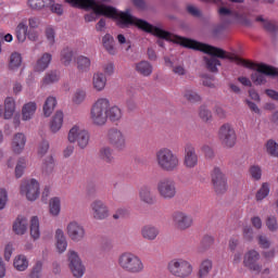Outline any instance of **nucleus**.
<instances>
[{
	"mask_svg": "<svg viewBox=\"0 0 278 278\" xmlns=\"http://www.w3.org/2000/svg\"><path fill=\"white\" fill-rule=\"evenodd\" d=\"M172 220L179 231H186V229H190V227H192L194 224V218L192 215L181 211L175 212L172 215Z\"/></svg>",
	"mask_w": 278,
	"mask_h": 278,
	"instance_id": "2eb2a0df",
	"label": "nucleus"
},
{
	"mask_svg": "<svg viewBox=\"0 0 278 278\" xmlns=\"http://www.w3.org/2000/svg\"><path fill=\"white\" fill-rule=\"evenodd\" d=\"M12 253H14V244L8 243L4 248L5 262H10V260L12 258Z\"/></svg>",
	"mask_w": 278,
	"mask_h": 278,
	"instance_id": "0e129e2a",
	"label": "nucleus"
},
{
	"mask_svg": "<svg viewBox=\"0 0 278 278\" xmlns=\"http://www.w3.org/2000/svg\"><path fill=\"white\" fill-rule=\"evenodd\" d=\"M38 110L36 102L25 103L22 108V121H31Z\"/></svg>",
	"mask_w": 278,
	"mask_h": 278,
	"instance_id": "a878e982",
	"label": "nucleus"
},
{
	"mask_svg": "<svg viewBox=\"0 0 278 278\" xmlns=\"http://www.w3.org/2000/svg\"><path fill=\"white\" fill-rule=\"evenodd\" d=\"M26 166H27V163L25 162V159H20L17 161V164L15 166V177H16V179H21V177H23V173H25Z\"/></svg>",
	"mask_w": 278,
	"mask_h": 278,
	"instance_id": "603ef678",
	"label": "nucleus"
},
{
	"mask_svg": "<svg viewBox=\"0 0 278 278\" xmlns=\"http://www.w3.org/2000/svg\"><path fill=\"white\" fill-rule=\"evenodd\" d=\"M266 151L268 155H271L273 157H278V143L277 141L269 139L266 142Z\"/></svg>",
	"mask_w": 278,
	"mask_h": 278,
	"instance_id": "8fccbe9b",
	"label": "nucleus"
},
{
	"mask_svg": "<svg viewBox=\"0 0 278 278\" xmlns=\"http://www.w3.org/2000/svg\"><path fill=\"white\" fill-rule=\"evenodd\" d=\"M270 193V187L268 186V182H264L262 187L256 192V201H264Z\"/></svg>",
	"mask_w": 278,
	"mask_h": 278,
	"instance_id": "3c124183",
	"label": "nucleus"
},
{
	"mask_svg": "<svg viewBox=\"0 0 278 278\" xmlns=\"http://www.w3.org/2000/svg\"><path fill=\"white\" fill-rule=\"evenodd\" d=\"M250 175L252 179L260 181V179H262V168H260V166H252L250 168Z\"/></svg>",
	"mask_w": 278,
	"mask_h": 278,
	"instance_id": "4d7b16f0",
	"label": "nucleus"
},
{
	"mask_svg": "<svg viewBox=\"0 0 278 278\" xmlns=\"http://www.w3.org/2000/svg\"><path fill=\"white\" fill-rule=\"evenodd\" d=\"M90 212L94 220H106V218H110V207L101 199H96L90 203Z\"/></svg>",
	"mask_w": 278,
	"mask_h": 278,
	"instance_id": "f8f14e48",
	"label": "nucleus"
},
{
	"mask_svg": "<svg viewBox=\"0 0 278 278\" xmlns=\"http://www.w3.org/2000/svg\"><path fill=\"white\" fill-rule=\"evenodd\" d=\"M167 270L177 278H188L192 275V264L184 258H174L167 264Z\"/></svg>",
	"mask_w": 278,
	"mask_h": 278,
	"instance_id": "0eeeda50",
	"label": "nucleus"
},
{
	"mask_svg": "<svg viewBox=\"0 0 278 278\" xmlns=\"http://www.w3.org/2000/svg\"><path fill=\"white\" fill-rule=\"evenodd\" d=\"M176 42H180L182 47L187 49H193V51H201L202 53H206L208 56H204L203 60L205 62V66L207 71L211 73H218V66H220V60H233L231 55L227 53V51L216 48L214 46H210L207 43L199 42L193 39H188L184 37H174ZM219 58V60H218Z\"/></svg>",
	"mask_w": 278,
	"mask_h": 278,
	"instance_id": "f03ea898",
	"label": "nucleus"
},
{
	"mask_svg": "<svg viewBox=\"0 0 278 278\" xmlns=\"http://www.w3.org/2000/svg\"><path fill=\"white\" fill-rule=\"evenodd\" d=\"M56 81H60V72L58 71H51L46 74L43 77V84L45 86H49L50 84H55Z\"/></svg>",
	"mask_w": 278,
	"mask_h": 278,
	"instance_id": "49530a36",
	"label": "nucleus"
},
{
	"mask_svg": "<svg viewBox=\"0 0 278 278\" xmlns=\"http://www.w3.org/2000/svg\"><path fill=\"white\" fill-rule=\"evenodd\" d=\"M156 192L164 201H172L177 197V184L170 178H163L156 184Z\"/></svg>",
	"mask_w": 278,
	"mask_h": 278,
	"instance_id": "6e6552de",
	"label": "nucleus"
},
{
	"mask_svg": "<svg viewBox=\"0 0 278 278\" xmlns=\"http://www.w3.org/2000/svg\"><path fill=\"white\" fill-rule=\"evenodd\" d=\"M51 60H53V56L51 53L46 52L41 55V58L37 61L35 65V71L37 73H43V71H47L49 68V65L51 64Z\"/></svg>",
	"mask_w": 278,
	"mask_h": 278,
	"instance_id": "c85d7f7f",
	"label": "nucleus"
},
{
	"mask_svg": "<svg viewBox=\"0 0 278 278\" xmlns=\"http://www.w3.org/2000/svg\"><path fill=\"white\" fill-rule=\"evenodd\" d=\"M199 164V155L197 149L191 143L185 146L184 165L186 168H195Z\"/></svg>",
	"mask_w": 278,
	"mask_h": 278,
	"instance_id": "6ab92c4d",
	"label": "nucleus"
},
{
	"mask_svg": "<svg viewBox=\"0 0 278 278\" xmlns=\"http://www.w3.org/2000/svg\"><path fill=\"white\" fill-rule=\"evenodd\" d=\"M67 262L73 277H84V273H86V267L84 266V263L79 257V253H77L75 250H70L67 253Z\"/></svg>",
	"mask_w": 278,
	"mask_h": 278,
	"instance_id": "9b49d317",
	"label": "nucleus"
},
{
	"mask_svg": "<svg viewBox=\"0 0 278 278\" xmlns=\"http://www.w3.org/2000/svg\"><path fill=\"white\" fill-rule=\"evenodd\" d=\"M266 227L270 231H277V229H278L277 217H275V216L267 217V219H266Z\"/></svg>",
	"mask_w": 278,
	"mask_h": 278,
	"instance_id": "6e6d98bb",
	"label": "nucleus"
},
{
	"mask_svg": "<svg viewBox=\"0 0 278 278\" xmlns=\"http://www.w3.org/2000/svg\"><path fill=\"white\" fill-rule=\"evenodd\" d=\"M106 140L115 151H125L127 149V135L118 128L109 129Z\"/></svg>",
	"mask_w": 278,
	"mask_h": 278,
	"instance_id": "9d476101",
	"label": "nucleus"
},
{
	"mask_svg": "<svg viewBox=\"0 0 278 278\" xmlns=\"http://www.w3.org/2000/svg\"><path fill=\"white\" fill-rule=\"evenodd\" d=\"M13 266L15 269H17L20 273H23L29 268V261H27V256L20 254L15 256L13 261Z\"/></svg>",
	"mask_w": 278,
	"mask_h": 278,
	"instance_id": "f704fd0d",
	"label": "nucleus"
},
{
	"mask_svg": "<svg viewBox=\"0 0 278 278\" xmlns=\"http://www.w3.org/2000/svg\"><path fill=\"white\" fill-rule=\"evenodd\" d=\"M92 66V61L86 55H78L76 58V68L79 73H88Z\"/></svg>",
	"mask_w": 278,
	"mask_h": 278,
	"instance_id": "7c9ffc66",
	"label": "nucleus"
},
{
	"mask_svg": "<svg viewBox=\"0 0 278 278\" xmlns=\"http://www.w3.org/2000/svg\"><path fill=\"white\" fill-rule=\"evenodd\" d=\"M132 20H134V23H131L130 25H136V27H138L139 29H142L148 34H153V36L161 38L157 40L159 47H164V40H168L169 42H175L176 45H180L181 47H184L181 42L175 40V38H180L179 36L170 34L169 31H166L157 26H153L149 24L147 21H143L134 16H132Z\"/></svg>",
	"mask_w": 278,
	"mask_h": 278,
	"instance_id": "39448f33",
	"label": "nucleus"
},
{
	"mask_svg": "<svg viewBox=\"0 0 278 278\" xmlns=\"http://www.w3.org/2000/svg\"><path fill=\"white\" fill-rule=\"evenodd\" d=\"M257 262H260V252L250 250L244 254L243 266L253 273L260 274L262 273V265Z\"/></svg>",
	"mask_w": 278,
	"mask_h": 278,
	"instance_id": "dca6fc26",
	"label": "nucleus"
},
{
	"mask_svg": "<svg viewBox=\"0 0 278 278\" xmlns=\"http://www.w3.org/2000/svg\"><path fill=\"white\" fill-rule=\"evenodd\" d=\"M117 264L124 273H128L129 275H140L144 270V263H142L140 256L131 252L119 254Z\"/></svg>",
	"mask_w": 278,
	"mask_h": 278,
	"instance_id": "423d86ee",
	"label": "nucleus"
},
{
	"mask_svg": "<svg viewBox=\"0 0 278 278\" xmlns=\"http://www.w3.org/2000/svg\"><path fill=\"white\" fill-rule=\"evenodd\" d=\"M30 237L34 240H38L40 238V219L38 218V216H33L30 218Z\"/></svg>",
	"mask_w": 278,
	"mask_h": 278,
	"instance_id": "e433bc0d",
	"label": "nucleus"
},
{
	"mask_svg": "<svg viewBox=\"0 0 278 278\" xmlns=\"http://www.w3.org/2000/svg\"><path fill=\"white\" fill-rule=\"evenodd\" d=\"M66 3H71L74 8H80L81 10H92L91 13L85 15L86 23H92L97 21V16H106L108 18L117 20L118 27L125 29L134 23V15L126 10L125 12L116 10L114 7L99 4L96 0H65Z\"/></svg>",
	"mask_w": 278,
	"mask_h": 278,
	"instance_id": "f257e3e1",
	"label": "nucleus"
},
{
	"mask_svg": "<svg viewBox=\"0 0 278 278\" xmlns=\"http://www.w3.org/2000/svg\"><path fill=\"white\" fill-rule=\"evenodd\" d=\"M55 105H58V100L54 97H48L43 104L45 116H51V114H53V110H55Z\"/></svg>",
	"mask_w": 278,
	"mask_h": 278,
	"instance_id": "ea45409f",
	"label": "nucleus"
},
{
	"mask_svg": "<svg viewBox=\"0 0 278 278\" xmlns=\"http://www.w3.org/2000/svg\"><path fill=\"white\" fill-rule=\"evenodd\" d=\"M218 138L224 147H227L228 149L236 147L237 136L236 130L231 124H224L220 126Z\"/></svg>",
	"mask_w": 278,
	"mask_h": 278,
	"instance_id": "ddd939ff",
	"label": "nucleus"
},
{
	"mask_svg": "<svg viewBox=\"0 0 278 278\" xmlns=\"http://www.w3.org/2000/svg\"><path fill=\"white\" fill-rule=\"evenodd\" d=\"M28 30L29 26L27 25V18H24L17 24L15 28V36L18 42H25L27 40Z\"/></svg>",
	"mask_w": 278,
	"mask_h": 278,
	"instance_id": "b1692460",
	"label": "nucleus"
},
{
	"mask_svg": "<svg viewBox=\"0 0 278 278\" xmlns=\"http://www.w3.org/2000/svg\"><path fill=\"white\" fill-rule=\"evenodd\" d=\"M278 70L263 63V84H266V77H277Z\"/></svg>",
	"mask_w": 278,
	"mask_h": 278,
	"instance_id": "09e8293b",
	"label": "nucleus"
},
{
	"mask_svg": "<svg viewBox=\"0 0 278 278\" xmlns=\"http://www.w3.org/2000/svg\"><path fill=\"white\" fill-rule=\"evenodd\" d=\"M99 157L106 164H113L114 162V150L110 146H104L99 150Z\"/></svg>",
	"mask_w": 278,
	"mask_h": 278,
	"instance_id": "72a5a7b5",
	"label": "nucleus"
},
{
	"mask_svg": "<svg viewBox=\"0 0 278 278\" xmlns=\"http://www.w3.org/2000/svg\"><path fill=\"white\" fill-rule=\"evenodd\" d=\"M26 38L30 40V42H38L40 40V34L35 29H29L26 34Z\"/></svg>",
	"mask_w": 278,
	"mask_h": 278,
	"instance_id": "bf43d9fd",
	"label": "nucleus"
},
{
	"mask_svg": "<svg viewBox=\"0 0 278 278\" xmlns=\"http://www.w3.org/2000/svg\"><path fill=\"white\" fill-rule=\"evenodd\" d=\"M14 112H16V101L12 97L5 98L3 118L10 121L14 116Z\"/></svg>",
	"mask_w": 278,
	"mask_h": 278,
	"instance_id": "393cba45",
	"label": "nucleus"
},
{
	"mask_svg": "<svg viewBox=\"0 0 278 278\" xmlns=\"http://www.w3.org/2000/svg\"><path fill=\"white\" fill-rule=\"evenodd\" d=\"M54 168H55V160H53V156L46 157L41 165L42 173H45L46 175H51Z\"/></svg>",
	"mask_w": 278,
	"mask_h": 278,
	"instance_id": "c03bdc74",
	"label": "nucleus"
},
{
	"mask_svg": "<svg viewBox=\"0 0 278 278\" xmlns=\"http://www.w3.org/2000/svg\"><path fill=\"white\" fill-rule=\"evenodd\" d=\"M86 89L77 88L72 97V102L74 105H81V103L86 101Z\"/></svg>",
	"mask_w": 278,
	"mask_h": 278,
	"instance_id": "79ce46f5",
	"label": "nucleus"
},
{
	"mask_svg": "<svg viewBox=\"0 0 278 278\" xmlns=\"http://www.w3.org/2000/svg\"><path fill=\"white\" fill-rule=\"evenodd\" d=\"M135 71H137L139 75H142V77H149L153 73V65H151L149 61H141L136 63Z\"/></svg>",
	"mask_w": 278,
	"mask_h": 278,
	"instance_id": "2f4dec72",
	"label": "nucleus"
},
{
	"mask_svg": "<svg viewBox=\"0 0 278 278\" xmlns=\"http://www.w3.org/2000/svg\"><path fill=\"white\" fill-rule=\"evenodd\" d=\"M29 223L27 222V217L23 215H18L13 223V231L16 236H25L27 233V227Z\"/></svg>",
	"mask_w": 278,
	"mask_h": 278,
	"instance_id": "4be33fe9",
	"label": "nucleus"
},
{
	"mask_svg": "<svg viewBox=\"0 0 278 278\" xmlns=\"http://www.w3.org/2000/svg\"><path fill=\"white\" fill-rule=\"evenodd\" d=\"M47 8H50L51 12L54 14L62 15L64 13V9H62L61 4L55 3V1L51 0V3L48 4Z\"/></svg>",
	"mask_w": 278,
	"mask_h": 278,
	"instance_id": "13d9d810",
	"label": "nucleus"
},
{
	"mask_svg": "<svg viewBox=\"0 0 278 278\" xmlns=\"http://www.w3.org/2000/svg\"><path fill=\"white\" fill-rule=\"evenodd\" d=\"M114 37L110 34L104 35L102 38V45L109 55H116L118 50L116 49Z\"/></svg>",
	"mask_w": 278,
	"mask_h": 278,
	"instance_id": "cd10ccee",
	"label": "nucleus"
},
{
	"mask_svg": "<svg viewBox=\"0 0 278 278\" xmlns=\"http://www.w3.org/2000/svg\"><path fill=\"white\" fill-rule=\"evenodd\" d=\"M62 125H64V113L62 111H56L50 122V130L52 134H58V131L62 129Z\"/></svg>",
	"mask_w": 278,
	"mask_h": 278,
	"instance_id": "c756f323",
	"label": "nucleus"
},
{
	"mask_svg": "<svg viewBox=\"0 0 278 278\" xmlns=\"http://www.w3.org/2000/svg\"><path fill=\"white\" fill-rule=\"evenodd\" d=\"M139 199L141 203H146V205H155L157 199L155 193H153V189L150 186H142L139 189Z\"/></svg>",
	"mask_w": 278,
	"mask_h": 278,
	"instance_id": "aec40b11",
	"label": "nucleus"
},
{
	"mask_svg": "<svg viewBox=\"0 0 278 278\" xmlns=\"http://www.w3.org/2000/svg\"><path fill=\"white\" fill-rule=\"evenodd\" d=\"M92 84L97 92H102V90H105V86L108 84V78L105 77V74L101 72L94 73L92 77Z\"/></svg>",
	"mask_w": 278,
	"mask_h": 278,
	"instance_id": "bb28decb",
	"label": "nucleus"
},
{
	"mask_svg": "<svg viewBox=\"0 0 278 278\" xmlns=\"http://www.w3.org/2000/svg\"><path fill=\"white\" fill-rule=\"evenodd\" d=\"M55 240H56V250L60 253H64L68 247V242L66 241V236H64L63 229H56L55 231Z\"/></svg>",
	"mask_w": 278,
	"mask_h": 278,
	"instance_id": "473e14b6",
	"label": "nucleus"
},
{
	"mask_svg": "<svg viewBox=\"0 0 278 278\" xmlns=\"http://www.w3.org/2000/svg\"><path fill=\"white\" fill-rule=\"evenodd\" d=\"M164 61L166 66L172 68V73H174V75H178L179 77L186 75V67L184 65H175L168 56H165Z\"/></svg>",
	"mask_w": 278,
	"mask_h": 278,
	"instance_id": "4c0bfd02",
	"label": "nucleus"
},
{
	"mask_svg": "<svg viewBox=\"0 0 278 278\" xmlns=\"http://www.w3.org/2000/svg\"><path fill=\"white\" fill-rule=\"evenodd\" d=\"M202 152L204 153L207 160H212L214 157V150L210 146H203Z\"/></svg>",
	"mask_w": 278,
	"mask_h": 278,
	"instance_id": "774afa93",
	"label": "nucleus"
},
{
	"mask_svg": "<svg viewBox=\"0 0 278 278\" xmlns=\"http://www.w3.org/2000/svg\"><path fill=\"white\" fill-rule=\"evenodd\" d=\"M8 205V190L0 189V210H5Z\"/></svg>",
	"mask_w": 278,
	"mask_h": 278,
	"instance_id": "052dcab7",
	"label": "nucleus"
},
{
	"mask_svg": "<svg viewBox=\"0 0 278 278\" xmlns=\"http://www.w3.org/2000/svg\"><path fill=\"white\" fill-rule=\"evenodd\" d=\"M141 238L147 240L148 242H153V240H157V236H160V228L157 226L148 224L141 227Z\"/></svg>",
	"mask_w": 278,
	"mask_h": 278,
	"instance_id": "412c9836",
	"label": "nucleus"
},
{
	"mask_svg": "<svg viewBox=\"0 0 278 278\" xmlns=\"http://www.w3.org/2000/svg\"><path fill=\"white\" fill-rule=\"evenodd\" d=\"M61 62L64 66H71V62H73V49L64 48L61 51Z\"/></svg>",
	"mask_w": 278,
	"mask_h": 278,
	"instance_id": "a18cd8bd",
	"label": "nucleus"
},
{
	"mask_svg": "<svg viewBox=\"0 0 278 278\" xmlns=\"http://www.w3.org/2000/svg\"><path fill=\"white\" fill-rule=\"evenodd\" d=\"M187 12L189 14H191V16H194L195 18L201 17V11L194 5H188L187 7Z\"/></svg>",
	"mask_w": 278,
	"mask_h": 278,
	"instance_id": "338daca9",
	"label": "nucleus"
},
{
	"mask_svg": "<svg viewBox=\"0 0 278 278\" xmlns=\"http://www.w3.org/2000/svg\"><path fill=\"white\" fill-rule=\"evenodd\" d=\"M257 242L261 249H270V239L266 235H258Z\"/></svg>",
	"mask_w": 278,
	"mask_h": 278,
	"instance_id": "5fc2aeb1",
	"label": "nucleus"
},
{
	"mask_svg": "<svg viewBox=\"0 0 278 278\" xmlns=\"http://www.w3.org/2000/svg\"><path fill=\"white\" fill-rule=\"evenodd\" d=\"M67 139L71 144L76 142L77 147L84 150L90 144V132L79 126H74L70 129Z\"/></svg>",
	"mask_w": 278,
	"mask_h": 278,
	"instance_id": "1a4fd4ad",
	"label": "nucleus"
},
{
	"mask_svg": "<svg viewBox=\"0 0 278 278\" xmlns=\"http://www.w3.org/2000/svg\"><path fill=\"white\" fill-rule=\"evenodd\" d=\"M66 231L73 242H81L86 238V228L77 222H71L66 227Z\"/></svg>",
	"mask_w": 278,
	"mask_h": 278,
	"instance_id": "a211bd4d",
	"label": "nucleus"
},
{
	"mask_svg": "<svg viewBox=\"0 0 278 278\" xmlns=\"http://www.w3.org/2000/svg\"><path fill=\"white\" fill-rule=\"evenodd\" d=\"M46 37L51 47L55 45V30L53 28H47L46 29Z\"/></svg>",
	"mask_w": 278,
	"mask_h": 278,
	"instance_id": "680f3d73",
	"label": "nucleus"
},
{
	"mask_svg": "<svg viewBox=\"0 0 278 278\" xmlns=\"http://www.w3.org/2000/svg\"><path fill=\"white\" fill-rule=\"evenodd\" d=\"M184 99L189 103H201V94L197 90L186 87L184 90Z\"/></svg>",
	"mask_w": 278,
	"mask_h": 278,
	"instance_id": "c9c22d12",
	"label": "nucleus"
},
{
	"mask_svg": "<svg viewBox=\"0 0 278 278\" xmlns=\"http://www.w3.org/2000/svg\"><path fill=\"white\" fill-rule=\"evenodd\" d=\"M21 64H23V56L18 52H13L10 56L9 68L16 71V68L21 67Z\"/></svg>",
	"mask_w": 278,
	"mask_h": 278,
	"instance_id": "37998d69",
	"label": "nucleus"
},
{
	"mask_svg": "<svg viewBox=\"0 0 278 278\" xmlns=\"http://www.w3.org/2000/svg\"><path fill=\"white\" fill-rule=\"evenodd\" d=\"M108 118L112 123H116L123 118V111L116 105L111 106L108 98H100L91 108L90 119L93 125L101 127L108 123Z\"/></svg>",
	"mask_w": 278,
	"mask_h": 278,
	"instance_id": "7ed1b4c3",
	"label": "nucleus"
},
{
	"mask_svg": "<svg viewBox=\"0 0 278 278\" xmlns=\"http://www.w3.org/2000/svg\"><path fill=\"white\" fill-rule=\"evenodd\" d=\"M42 277V262L38 261L31 268L29 278Z\"/></svg>",
	"mask_w": 278,
	"mask_h": 278,
	"instance_id": "864d4df0",
	"label": "nucleus"
},
{
	"mask_svg": "<svg viewBox=\"0 0 278 278\" xmlns=\"http://www.w3.org/2000/svg\"><path fill=\"white\" fill-rule=\"evenodd\" d=\"M21 194L28 201H36L40 197V184L36 179L25 180L21 185Z\"/></svg>",
	"mask_w": 278,
	"mask_h": 278,
	"instance_id": "4468645a",
	"label": "nucleus"
},
{
	"mask_svg": "<svg viewBox=\"0 0 278 278\" xmlns=\"http://www.w3.org/2000/svg\"><path fill=\"white\" fill-rule=\"evenodd\" d=\"M200 118H202V121H210L212 118V112L210 110H207V108L205 106H201L200 108Z\"/></svg>",
	"mask_w": 278,
	"mask_h": 278,
	"instance_id": "e2e57ef3",
	"label": "nucleus"
},
{
	"mask_svg": "<svg viewBox=\"0 0 278 278\" xmlns=\"http://www.w3.org/2000/svg\"><path fill=\"white\" fill-rule=\"evenodd\" d=\"M49 152V141H41L38 147V154L42 156Z\"/></svg>",
	"mask_w": 278,
	"mask_h": 278,
	"instance_id": "69168bd1",
	"label": "nucleus"
},
{
	"mask_svg": "<svg viewBox=\"0 0 278 278\" xmlns=\"http://www.w3.org/2000/svg\"><path fill=\"white\" fill-rule=\"evenodd\" d=\"M27 143V137H25V134L17 132L13 137L12 141V150L14 153H22L23 149H25V144Z\"/></svg>",
	"mask_w": 278,
	"mask_h": 278,
	"instance_id": "5701e85b",
	"label": "nucleus"
},
{
	"mask_svg": "<svg viewBox=\"0 0 278 278\" xmlns=\"http://www.w3.org/2000/svg\"><path fill=\"white\" fill-rule=\"evenodd\" d=\"M213 268V264L211 260H204L201 265H200V269L198 273V277L199 278H205L207 277V275H210V273L212 271Z\"/></svg>",
	"mask_w": 278,
	"mask_h": 278,
	"instance_id": "a19ab883",
	"label": "nucleus"
},
{
	"mask_svg": "<svg viewBox=\"0 0 278 278\" xmlns=\"http://www.w3.org/2000/svg\"><path fill=\"white\" fill-rule=\"evenodd\" d=\"M27 5L30 10L38 12L45 10V8H49V5H51V0H28Z\"/></svg>",
	"mask_w": 278,
	"mask_h": 278,
	"instance_id": "58836bf2",
	"label": "nucleus"
},
{
	"mask_svg": "<svg viewBox=\"0 0 278 278\" xmlns=\"http://www.w3.org/2000/svg\"><path fill=\"white\" fill-rule=\"evenodd\" d=\"M154 160L157 168L164 173H177L181 166L179 154L166 147L156 150Z\"/></svg>",
	"mask_w": 278,
	"mask_h": 278,
	"instance_id": "20e7f679",
	"label": "nucleus"
},
{
	"mask_svg": "<svg viewBox=\"0 0 278 278\" xmlns=\"http://www.w3.org/2000/svg\"><path fill=\"white\" fill-rule=\"evenodd\" d=\"M212 182L217 194L227 192V178L218 167H215L212 172Z\"/></svg>",
	"mask_w": 278,
	"mask_h": 278,
	"instance_id": "f3484780",
	"label": "nucleus"
},
{
	"mask_svg": "<svg viewBox=\"0 0 278 278\" xmlns=\"http://www.w3.org/2000/svg\"><path fill=\"white\" fill-rule=\"evenodd\" d=\"M50 214L52 216H60V212H61V202H60V198H52L50 200Z\"/></svg>",
	"mask_w": 278,
	"mask_h": 278,
	"instance_id": "de8ad7c7",
	"label": "nucleus"
}]
</instances>
